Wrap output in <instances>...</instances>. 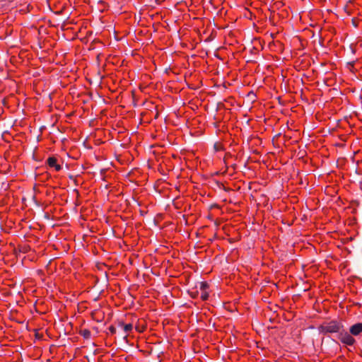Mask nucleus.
Instances as JSON below:
<instances>
[{"instance_id":"nucleus-1","label":"nucleus","mask_w":362,"mask_h":362,"mask_svg":"<svg viewBox=\"0 0 362 362\" xmlns=\"http://www.w3.org/2000/svg\"><path fill=\"white\" fill-rule=\"evenodd\" d=\"M320 330L324 333H338L339 334L341 331H344V326L340 322L331 321L322 325L320 327Z\"/></svg>"},{"instance_id":"nucleus-2","label":"nucleus","mask_w":362,"mask_h":362,"mask_svg":"<svg viewBox=\"0 0 362 362\" xmlns=\"http://www.w3.org/2000/svg\"><path fill=\"white\" fill-rule=\"evenodd\" d=\"M338 338L343 344L349 346H351L356 342V340L351 334L348 333L344 329L338 335Z\"/></svg>"},{"instance_id":"nucleus-3","label":"nucleus","mask_w":362,"mask_h":362,"mask_svg":"<svg viewBox=\"0 0 362 362\" xmlns=\"http://www.w3.org/2000/svg\"><path fill=\"white\" fill-rule=\"evenodd\" d=\"M349 332L354 336H358L362 332V322H358L349 328Z\"/></svg>"},{"instance_id":"nucleus-4","label":"nucleus","mask_w":362,"mask_h":362,"mask_svg":"<svg viewBox=\"0 0 362 362\" xmlns=\"http://www.w3.org/2000/svg\"><path fill=\"white\" fill-rule=\"evenodd\" d=\"M47 163L50 167H54L57 171H59L62 168L60 165L57 164V159L54 157L48 158Z\"/></svg>"},{"instance_id":"nucleus-5","label":"nucleus","mask_w":362,"mask_h":362,"mask_svg":"<svg viewBox=\"0 0 362 362\" xmlns=\"http://www.w3.org/2000/svg\"><path fill=\"white\" fill-rule=\"evenodd\" d=\"M119 325L121 327H123L124 331L125 332H128L131 331V330L132 329V327H133V326H132V324H130V323H129V324L124 325V324L123 322H119Z\"/></svg>"},{"instance_id":"nucleus-6","label":"nucleus","mask_w":362,"mask_h":362,"mask_svg":"<svg viewBox=\"0 0 362 362\" xmlns=\"http://www.w3.org/2000/svg\"><path fill=\"white\" fill-rule=\"evenodd\" d=\"M80 334L85 338V339H89L90 337V332L88 329H82L80 332Z\"/></svg>"},{"instance_id":"nucleus-7","label":"nucleus","mask_w":362,"mask_h":362,"mask_svg":"<svg viewBox=\"0 0 362 362\" xmlns=\"http://www.w3.org/2000/svg\"><path fill=\"white\" fill-rule=\"evenodd\" d=\"M208 286H208L207 283H206V282H200L199 283V288L202 291H206V289L208 288Z\"/></svg>"},{"instance_id":"nucleus-8","label":"nucleus","mask_w":362,"mask_h":362,"mask_svg":"<svg viewBox=\"0 0 362 362\" xmlns=\"http://www.w3.org/2000/svg\"><path fill=\"white\" fill-rule=\"evenodd\" d=\"M201 298L203 300H206L209 298V293L204 291L202 292Z\"/></svg>"},{"instance_id":"nucleus-9","label":"nucleus","mask_w":362,"mask_h":362,"mask_svg":"<svg viewBox=\"0 0 362 362\" xmlns=\"http://www.w3.org/2000/svg\"><path fill=\"white\" fill-rule=\"evenodd\" d=\"M109 330L112 334L116 333V328L115 327H113V326H110V328H109Z\"/></svg>"},{"instance_id":"nucleus-10","label":"nucleus","mask_w":362,"mask_h":362,"mask_svg":"<svg viewBox=\"0 0 362 362\" xmlns=\"http://www.w3.org/2000/svg\"><path fill=\"white\" fill-rule=\"evenodd\" d=\"M191 293H192V294H191V295H192V296L193 298H194V297L197 295V291H196V292H192Z\"/></svg>"},{"instance_id":"nucleus-11","label":"nucleus","mask_w":362,"mask_h":362,"mask_svg":"<svg viewBox=\"0 0 362 362\" xmlns=\"http://www.w3.org/2000/svg\"><path fill=\"white\" fill-rule=\"evenodd\" d=\"M249 95V96L250 95V97H252V96H255V94H254V93H253V92H251V93H249V95Z\"/></svg>"},{"instance_id":"nucleus-12","label":"nucleus","mask_w":362,"mask_h":362,"mask_svg":"<svg viewBox=\"0 0 362 362\" xmlns=\"http://www.w3.org/2000/svg\"><path fill=\"white\" fill-rule=\"evenodd\" d=\"M249 95V96L250 95V97H252V96H255V94H254V93H253V92H251V93H249V95Z\"/></svg>"},{"instance_id":"nucleus-13","label":"nucleus","mask_w":362,"mask_h":362,"mask_svg":"<svg viewBox=\"0 0 362 362\" xmlns=\"http://www.w3.org/2000/svg\"><path fill=\"white\" fill-rule=\"evenodd\" d=\"M35 337H36L37 338H38V339H40V336L39 335V334H38V333H36Z\"/></svg>"}]
</instances>
